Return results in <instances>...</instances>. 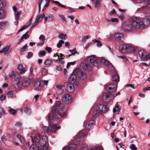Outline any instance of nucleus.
I'll return each instance as SVG.
<instances>
[{"label": "nucleus", "mask_w": 150, "mask_h": 150, "mask_svg": "<svg viewBox=\"0 0 150 150\" xmlns=\"http://www.w3.org/2000/svg\"><path fill=\"white\" fill-rule=\"evenodd\" d=\"M132 25V26L135 28H144L146 27V19L138 17L134 18Z\"/></svg>", "instance_id": "f257e3e1"}, {"label": "nucleus", "mask_w": 150, "mask_h": 150, "mask_svg": "<svg viewBox=\"0 0 150 150\" xmlns=\"http://www.w3.org/2000/svg\"><path fill=\"white\" fill-rule=\"evenodd\" d=\"M112 80L114 81H119L118 76L117 75H113L112 78Z\"/></svg>", "instance_id": "49530a36"}, {"label": "nucleus", "mask_w": 150, "mask_h": 150, "mask_svg": "<svg viewBox=\"0 0 150 150\" xmlns=\"http://www.w3.org/2000/svg\"><path fill=\"white\" fill-rule=\"evenodd\" d=\"M127 45L128 46V47L127 48V51L132 52H134L137 49V47H134L129 44H128Z\"/></svg>", "instance_id": "a878e982"}, {"label": "nucleus", "mask_w": 150, "mask_h": 150, "mask_svg": "<svg viewBox=\"0 0 150 150\" xmlns=\"http://www.w3.org/2000/svg\"><path fill=\"white\" fill-rule=\"evenodd\" d=\"M8 98L13 99L16 98V95L13 91L10 90L6 93Z\"/></svg>", "instance_id": "5701e85b"}, {"label": "nucleus", "mask_w": 150, "mask_h": 150, "mask_svg": "<svg viewBox=\"0 0 150 150\" xmlns=\"http://www.w3.org/2000/svg\"><path fill=\"white\" fill-rule=\"evenodd\" d=\"M43 84L41 81L36 80L35 82L34 87L36 89L38 90L42 88Z\"/></svg>", "instance_id": "f8f14e48"}, {"label": "nucleus", "mask_w": 150, "mask_h": 150, "mask_svg": "<svg viewBox=\"0 0 150 150\" xmlns=\"http://www.w3.org/2000/svg\"><path fill=\"white\" fill-rule=\"evenodd\" d=\"M84 134L83 133H79L75 137V141L76 142L77 141V142H78V143H79V139L83 138L84 137Z\"/></svg>", "instance_id": "4be33fe9"}, {"label": "nucleus", "mask_w": 150, "mask_h": 150, "mask_svg": "<svg viewBox=\"0 0 150 150\" xmlns=\"http://www.w3.org/2000/svg\"><path fill=\"white\" fill-rule=\"evenodd\" d=\"M53 2L54 3L57 4L59 6L63 8H65V6L61 4L60 2H59V1H53Z\"/></svg>", "instance_id": "864d4df0"}, {"label": "nucleus", "mask_w": 150, "mask_h": 150, "mask_svg": "<svg viewBox=\"0 0 150 150\" xmlns=\"http://www.w3.org/2000/svg\"><path fill=\"white\" fill-rule=\"evenodd\" d=\"M45 64L47 66L50 65L52 63V61L50 59H47L45 60Z\"/></svg>", "instance_id": "37998d69"}, {"label": "nucleus", "mask_w": 150, "mask_h": 150, "mask_svg": "<svg viewBox=\"0 0 150 150\" xmlns=\"http://www.w3.org/2000/svg\"><path fill=\"white\" fill-rule=\"evenodd\" d=\"M76 75L74 74H71L69 77V80L71 82L74 83L76 80Z\"/></svg>", "instance_id": "c85d7f7f"}, {"label": "nucleus", "mask_w": 150, "mask_h": 150, "mask_svg": "<svg viewBox=\"0 0 150 150\" xmlns=\"http://www.w3.org/2000/svg\"><path fill=\"white\" fill-rule=\"evenodd\" d=\"M117 84L116 83H112L108 85L106 87L107 91L110 92H114L117 89Z\"/></svg>", "instance_id": "1a4fd4ad"}, {"label": "nucleus", "mask_w": 150, "mask_h": 150, "mask_svg": "<svg viewBox=\"0 0 150 150\" xmlns=\"http://www.w3.org/2000/svg\"><path fill=\"white\" fill-rule=\"evenodd\" d=\"M1 139L2 142H4L7 140V138L6 137L3 136L1 137Z\"/></svg>", "instance_id": "e2e57ef3"}, {"label": "nucleus", "mask_w": 150, "mask_h": 150, "mask_svg": "<svg viewBox=\"0 0 150 150\" xmlns=\"http://www.w3.org/2000/svg\"><path fill=\"white\" fill-rule=\"evenodd\" d=\"M28 32H27L25 33L21 37L20 40L22 41L24 39H27L29 37V35L27 34Z\"/></svg>", "instance_id": "f704fd0d"}, {"label": "nucleus", "mask_w": 150, "mask_h": 150, "mask_svg": "<svg viewBox=\"0 0 150 150\" xmlns=\"http://www.w3.org/2000/svg\"><path fill=\"white\" fill-rule=\"evenodd\" d=\"M17 137L19 139L21 143H23L25 141L24 138L21 136L19 134H18L17 135Z\"/></svg>", "instance_id": "79ce46f5"}, {"label": "nucleus", "mask_w": 150, "mask_h": 150, "mask_svg": "<svg viewBox=\"0 0 150 150\" xmlns=\"http://www.w3.org/2000/svg\"><path fill=\"white\" fill-rule=\"evenodd\" d=\"M60 102L59 101H56L54 104V105L55 107H58L60 105Z\"/></svg>", "instance_id": "0e129e2a"}, {"label": "nucleus", "mask_w": 150, "mask_h": 150, "mask_svg": "<svg viewBox=\"0 0 150 150\" xmlns=\"http://www.w3.org/2000/svg\"><path fill=\"white\" fill-rule=\"evenodd\" d=\"M128 44L122 45L119 47L120 50L122 52H127V48L128 47Z\"/></svg>", "instance_id": "412c9836"}, {"label": "nucleus", "mask_w": 150, "mask_h": 150, "mask_svg": "<svg viewBox=\"0 0 150 150\" xmlns=\"http://www.w3.org/2000/svg\"><path fill=\"white\" fill-rule=\"evenodd\" d=\"M43 1V0H40L39 2H38V8H39V10H38V13H40V12L41 10V5Z\"/></svg>", "instance_id": "4d7b16f0"}, {"label": "nucleus", "mask_w": 150, "mask_h": 150, "mask_svg": "<svg viewBox=\"0 0 150 150\" xmlns=\"http://www.w3.org/2000/svg\"><path fill=\"white\" fill-rule=\"evenodd\" d=\"M40 146V144H33L30 147L29 150H38V145Z\"/></svg>", "instance_id": "7c9ffc66"}, {"label": "nucleus", "mask_w": 150, "mask_h": 150, "mask_svg": "<svg viewBox=\"0 0 150 150\" xmlns=\"http://www.w3.org/2000/svg\"><path fill=\"white\" fill-rule=\"evenodd\" d=\"M28 47L27 44H25L23 47L21 48V52H24L27 49Z\"/></svg>", "instance_id": "052dcab7"}, {"label": "nucleus", "mask_w": 150, "mask_h": 150, "mask_svg": "<svg viewBox=\"0 0 150 150\" xmlns=\"http://www.w3.org/2000/svg\"><path fill=\"white\" fill-rule=\"evenodd\" d=\"M58 38L59 39L65 40L67 38V36L66 34L60 33L58 36Z\"/></svg>", "instance_id": "c756f323"}, {"label": "nucleus", "mask_w": 150, "mask_h": 150, "mask_svg": "<svg viewBox=\"0 0 150 150\" xmlns=\"http://www.w3.org/2000/svg\"><path fill=\"white\" fill-rule=\"evenodd\" d=\"M109 69L110 71L113 72H114L115 71V69L112 65L110 63L109 65L108 66Z\"/></svg>", "instance_id": "a19ab883"}, {"label": "nucleus", "mask_w": 150, "mask_h": 150, "mask_svg": "<svg viewBox=\"0 0 150 150\" xmlns=\"http://www.w3.org/2000/svg\"><path fill=\"white\" fill-rule=\"evenodd\" d=\"M55 60H56V61L57 62L60 63V64H63L64 62V58H63L60 59L59 57H57V59H55Z\"/></svg>", "instance_id": "4c0bfd02"}, {"label": "nucleus", "mask_w": 150, "mask_h": 150, "mask_svg": "<svg viewBox=\"0 0 150 150\" xmlns=\"http://www.w3.org/2000/svg\"><path fill=\"white\" fill-rule=\"evenodd\" d=\"M6 98V96L4 95H2L1 96L0 98V100L1 101L5 100Z\"/></svg>", "instance_id": "774afa93"}, {"label": "nucleus", "mask_w": 150, "mask_h": 150, "mask_svg": "<svg viewBox=\"0 0 150 150\" xmlns=\"http://www.w3.org/2000/svg\"><path fill=\"white\" fill-rule=\"evenodd\" d=\"M138 55L140 58L143 61H147L150 58V53L147 54L143 50L139 51L138 52Z\"/></svg>", "instance_id": "0eeeda50"}, {"label": "nucleus", "mask_w": 150, "mask_h": 150, "mask_svg": "<svg viewBox=\"0 0 150 150\" xmlns=\"http://www.w3.org/2000/svg\"><path fill=\"white\" fill-rule=\"evenodd\" d=\"M76 62V61H74L73 62L68 63L67 65V68H68V67L71 65H74L75 64Z\"/></svg>", "instance_id": "680f3d73"}, {"label": "nucleus", "mask_w": 150, "mask_h": 150, "mask_svg": "<svg viewBox=\"0 0 150 150\" xmlns=\"http://www.w3.org/2000/svg\"><path fill=\"white\" fill-rule=\"evenodd\" d=\"M100 62H101L102 64L108 66L109 65L110 63L109 61L104 58L101 59H100Z\"/></svg>", "instance_id": "2f4dec72"}, {"label": "nucleus", "mask_w": 150, "mask_h": 150, "mask_svg": "<svg viewBox=\"0 0 150 150\" xmlns=\"http://www.w3.org/2000/svg\"><path fill=\"white\" fill-rule=\"evenodd\" d=\"M122 27L126 31L131 30L132 28L130 24L126 23H122Z\"/></svg>", "instance_id": "dca6fc26"}, {"label": "nucleus", "mask_w": 150, "mask_h": 150, "mask_svg": "<svg viewBox=\"0 0 150 150\" xmlns=\"http://www.w3.org/2000/svg\"><path fill=\"white\" fill-rule=\"evenodd\" d=\"M64 86L66 90L69 93H72L74 91V85L70 83H65L64 84Z\"/></svg>", "instance_id": "6e6552de"}, {"label": "nucleus", "mask_w": 150, "mask_h": 150, "mask_svg": "<svg viewBox=\"0 0 150 150\" xmlns=\"http://www.w3.org/2000/svg\"><path fill=\"white\" fill-rule=\"evenodd\" d=\"M139 66L140 67H143L144 66L149 67V65L147 64L145 62H142L140 63L139 64Z\"/></svg>", "instance_id": "13d9d810"}, {"label": "nucleus", "mask_w": 150, "mask_h": 150, "mask_svg": "<svg viewBox=\"0 0 150 150\" xmlns=\"http://www.w3.org/2000/svg\"><path fill=\"white\" fill-rule=\"evenodd\" d=\"M114 37L116 40L118 41H122L124 39L123 35L121 33L116 34L115 35Z\"/></svg>", "instance_id": "f3484780"}, {"label": "nucleus", "mask_w": 150, "mask_h": 150, "mask_svg": "<svg viewBox=\"0 0 150 150\" xmlns=\"http://www.w3.org/2000/svg\"><path fill=\"white\" fill-rule=\"evenodd\" d=\"M143 18L146 19V26L147 25L148 23H150V15L146 16L145 18Z\"/></svg>", "instance_id": "8fccbe9b"}, {"label": "nucleus", "mask_w": 150, "mask_h": 150, "mask_svg": "<svg viewBox=\"0 0 150 150\" xmlns=\"http://www.w3.org/2000/svg\"><path fill=\"white\" fill-rule=\"evenodd\" d=\"M24 111L27 115H30L31 113V110L28 107H25L24 109Z\"/></svg>", "instance_id": "58836bf2"}, {"label": "nucleus", "mask_w": 150, "mask_h": 150, "mask_svg": "<svg viewBox=\"0 0 150 150\" xmlns=\"http://www.w3.org/2000/svg\"><path fill=\"white\" fill-rule=\"evenodd\" d=\"M47 20L49 22H53L55 21V18L54 15L50 13L47 15Z\"/></svg>", "instance_id": "cd10ccee"}, {"label": "nucleus", "mask_w": 150, "mask_h": 150, "mask_svg": "<svg viewBox=\"0 0 150 150\" xmlns=\"http://www.w3.org/2000/svg\"><path fill=\"white\" fill-rule=\"evenodd\" d=\"M31 140L33 143L36 144H40V140L39 141V140L36 137H35L33 138V137H31Z\"/></svg>", "instance_id": "72a5a7b5"}, {"label": "nucleus", "mask_w": 150, "mask_h": 150, "mask_svg": "<svg viewBox=\"0 0 150 150\" xmlns=\"http://www.w3.org/2000/svg\"><path fill=\"white\" fill-rule=\"evenodd\" d=\"M118 16L119 18L121 19V20H123L125 17V16L123 14H121L120 15H118Z\"/></svg>", "instance_id": "69168bd1"}, {"label": "nucleus", "mask_w": 150, "mask_h": 150, "mask_svg": "<svg viewBox=\"0 0 150 150\" xmlns=\"http://www.w3.org/2000/svg\"><path fill=\"white\" fill-rule=\"evenodd\" d=\"M33 82V80L28 79H23L20 78L18 81L16 83V84L18 88L21 86L23 87L28 86Z\"/></svg>", "instance_id": "20e7f679"}, {"label": "nucleus", "mask_w": 150, "mask_h": 150, "mask_svg": "<svg viewBox=\"0 0 150 150\" xmlns=\"http://www.w3.org/2000/svg\"><path fill=\"white\" fill-rule=\"evenodd\" d=\"M88 60L90 63L93 64L95 66H98L99 65L100 58L95 55H92L90 56L88 58Z\"/></svg>", "instance_id": "423d86ee"}, {"label": "nucleus", "mask_w": 150, "mask_h": 150, "mask_svg": "<svg viewBox=\"0 0 150 150\" xmlns=\"http://www.w3.org/2000/svg\"><path fill=\"white\" fill-rule=\"evenodd\" d=\"M22 13L21 11H17L15 12V18L16 21H18L19 19V16L21 15Z\"/></svg>", "instance_id": "473e14b6"}, {"label": "nucleus", "mask_w": 150, "mask_h": 150, "mask_svg": "<svg viewBox=\"0 0 150 150\" xmlns=\"http://www.w3.org/2000/svg\"><path fill=\"white\" fill-rule=\"evenodd\" d=\"M42 19V16L40 14L38 15L36 17L35 21L38 23Z\"/></svg>", "instance_id": "c9c22d12"}, {"label": "nucleus", "mask_w": 150, "mask_h": 150, "mask_svg": "<svg viewBox=\"0 0 150 150\" xmlns=\"http://www.w3.org/2000/svg\"><path fill=\"white\" fill-rule=\"evenodd\" d=\"M60 110L62 112H64V114L62 115L60 113H59L58 112L57 108L54 109L52 110V113L54 114L55 116H53L52 115H48L49 119L50 120H52V119H56V118H55V115H57V114L59 115L61 117H63L64 116L66 115L64 112L67 110V107L63 105H61L60 106Z\"/></svg>", "instance_id": "7ed1b4c3"}, {"label": "nucleus", "mask_w": 150, "mask_h": 150, "mask_svg": "<svg viewBox=\"0 0 150 150\" xmlns=\"http://www.w3.org/2000/svg\"><path fill=\"white\" fill-rule=\"evenodd\" d=\"M94 6L95 8L98 9L100 7V3L95 2L94 3Z\"/></svg>", "instance_id": "3c124183"}, {"label": "nucleus", "mask_w": 150, "mask_h": 150, "mask_svg": "<svg viewBox=\"0 0 150 150\" xmlns=\"http://www.w3.org/2000/svg\"><path fill=\"white\" fill-rule=\"evenodd\" d=\"M28 27V26L27 25H24L19 30L18 32V33H19V32L23 31Z\"/></svg>", "instance_id": "6e6d98bb"}, {"label": "nucleus", "mask_w": 150, "mask_h": 150, "mask_svg": "<svg viewBox=\"0 0 150 150\" xmlns=\"http://www.w3.org/2000/svg\"><path fill=\"white\" fill-rule=\"evenodd\" d=\"M17 69L21 71V74L24 73L27 70V68H23V66L22 64H20L18 65L17 68Z\"/></svg>", "instance_id": "6ab92c4d"}, {"label": "nucleus", "mask_w": 150, "mask_h": 150, "mask_svg": "<svg viewBox=\"0 0 150 150\" xmlns=\"http://www.w3.org/2000/svg\"><path fill=\"white\" fill-rule=\"evenodd\" d=\"M112 97L110 93H105L103 94L102 100L105 103H109Z\"/></svg>", "instance_id": "9d476101"}, {"label": "nucleus", "mask_w": 150, "mask_h": 150, "mask_svg": "<svg viewBox=\"0 0 150 150\" xmlns=\"http://www.w3.org/2000/svg\"><path fill=\"white\" fill-rule=\"evenodd\" d=\"M76 72L77 73L78 77L80 79H84L86 78V75L84 72L78 69L76 70Z\"/></svg>", "instance_id": "ddd939ff"}, {"label": "nucleus", "mask_w": 150, "mask_h": 150, "mask_svg": "<svg viewBox=\"0 0 150 150\" xmlns=\"http://www.w3.org/2000/svg\"><path fill=\"white\" fill-rule=\"evenodd\" d=\"M39 40L41 42L40 43H38L37 44L38 46H42L44 43L45 38V36L43 35H40L39 37Z\"/></svg>", "instance_id": "a211bd4d"}, {"label": "nucleus", "mask_w": 150, "mask_h": 150, "mask_svg": "<svg viewBox=\"0 0 150 150\" xmlns=\"http://www.w3.org/2000/svg\"><path fill=\"white\" fill-rule=\"evenodd\" d=\"M5 16V13L4 11L2 9H0V18H2Z\"/></svg>", "instance_id": "a18cd8bd"}, {"label": "nucleus", "mask_w": 150, "mask_h": 150, "mask_svg": "<svg viewBox=\"0 0 150 150\" xmlns=\"http://www.w3.org/2000/svg\"><path fill=\"white\" fill-rule=\"evenodd\" d=\"M41 72L42 75L44 76L46 75L47 74V70L44 68H41Z\"/></svg>", "instance_id": "ea45409f"}, {"label": "nucleus", "mask_w": 150, "mask_h": 150, "mask_svg": "<svg viewBox=\"0 0 150 150\" xmlns=\"http://www.w3.org/2000/svg\"><path fill=\"white\" fill-rule=\"evenodd\" d=\"M64 42L62 40L59 41L58 43L57 44V47L58 48H60L62 47V44H64Z\"/></svg>", "instance_id": "c03bdc74"}, {"label": "nucleus", "mask_w": 150, "mask_h": 150, "mask_svg": "<svg viewBox=\"0 0 150 150\" xmlns=\"http://www.w3.org/2000/svg\"><path fill=\"white\" fill-rule=\"evenodd\" d=\"M8 112L9 113L13 115H15L16 112L15 110L12 108H11L9 110Z\"/></svg>", "instance_id": "603ef678"}, {"label": "nucleus", "mask_w": 150, "mask_h": 150, "mask_svg": "<svg viewBox=\"0 0 150 150\" xmlns=\"http://www.w3.org/2000/svg\"><path fill=\"white\" fill-rule=\"evenodd\" d=\"M45 50L49 53L51 52L52 48L50 47H46L45 48Z\"/></svg>", "instance_id": "338daca9"}, {"label": "nucleus", "mask_w": 150, "mask_h": 150, "mask_svg": "<svg viewBox=\"0 0 150 150\" xmlns=\"http://www.w3.org/2000/svg\"><path fill=\"white\" fill-rule=\"evenodd\" d=\"M69 51L71 53V54L73 55H74L76 54H79L76 51V48H74L73 50H69Z\"/></svg>", "instance_id": "09e8293b"}, {"label": "nucleus", "mask_w": 150, "mask_h": 150, "mask_svg": "<svg viewBox=\"0 0 150 150\" xmlns=\"http://www.w3.org/2000/svg\"><path fill=\"white\" fill-rule=\"evenodd\" d=\"M130 148L132 150H137V149L135 144H134L130 145Z\"/></svg>", "instance_id": "5fc2aeb1"}, {"label": "nucleus", "mask_w": 150, "mask_h": 150, "mask_svg": "<svg viewBox=\"0 0 150 150\" xmlns=\"http://www.w3.org/2000/svg\"><path fill=\"white\" fill-rule=\"evenodd\" d=\"M62 100L63 102L69 103L72 102V99L71 97L69 95L66 94L62 97Z\"/></svg>", "instance_id": "4468645a"}, {"label": "nucleus", "mask_w": 150, "mask_h": 150, "mask_svg": "<svg viewBox=\"0 0 150 150\" xmlns=\"http://www.w3.org/2000/svg\"><path fill=\"white\" fill-rule=\"evenodd\" d=\"M40 140V144H48L47 137L46 136H42V139H41Z\"/></svg>", "instance_id": "bb28decb"}, {"label": "nucleus", "mask_w": 150, "mask_h": 150, "mask_svg": "<svg viewBox=\"0 0 150 150\" xmlns=\"http://www.w3.org/2000/svg\"><path fill=\"white\" fill-rule=\"evenodd\" d=\"M107 110L105 105H100L98 106L95 110L93 112V117H94L96 116L99 114L101 113H104L107 111Z\"/></svg>", "instance_id": "39448f33"}, {"label": "nucleus", "mask_w": 150, "mask_h": 150, "mask_svg": "<svg viewBox=\"0 0 150 150\" xmlns=\"http://www.w3.org/2000/svg\"><path fill=\"white\" fill-rule=\"evenodd\" d=\"M92 126V122L91 121H86L84 123L83 126L86 129H90Z\"/></svg>", "instance_id": "2eb2a0df"}, {"label": "nucleus", "mask_w": 150, "mask_h": 150, "mask_svg": "<svg viewBox=\"0 0 150 150\" xmlns=\"http://www.w3.org/2000/svg\"><path fill=\"white\" fill-rule=\"evenodd\" d=\"M10 46H6L4 48H3L1 50H0V53H4L5 55H6L8 52V51L10 48Z\"/></svg>", "instance_id": "b1692460"}, {"label": "nucleus", "mask_w": 150, "mask_h": 150, "mask_svg": "<svg viewBox=\"0 0 150 150\" xmlns=\"http://www.w3.org/2000/svg\"><path fill=\"white\" fill-rule=\"evenodd\" d=\"M90 36L89 35H87L85 36L82 39V42L85 43L86 40L90 38Z\"/></svg>", "instance_id": "de8ad7c7"}, {"label": "nucleus", "mask_w": 150, "mask_h": 150, "mask_svg": "<svg viewBox=\"0 0 150 150\" xmlns=\"http://www.w3.org/2000/svg\"><path fill=\"white\" fill-rule=\"evenodd\" d=\"M57 88L58 89L59 92H60V94H62L63 93V90L62 86L60 85H59L56 86Z\"/></svg>", "instance_id": "e433bc0d"}, {"label": "nucleus", "mask_w": 150, "mask_h": 150, "mask_svg": "<svg viewBox=\"0 0 150 150\" xmlns=\"http://www.w3.org/2000/svg\"><path fill=\"white\" fill-rule=\"evenodd\" d=\"M121 109V107L120 106L118 105H116L113 108V112H117V114L119 115L120 114Z\"/></svg>", "instance_id": "393cba45"}, {"label": "nucleus", "mask_w": 150, "mask_h": 150, "mask_svg": "<svg viewBox=\"0 0 150 150\" xmlns=\"http://www.w3.org/2000/svg\"><path fill=\"white\" fill-rule=\"evenodd\" d=\"M81 66L83 69L86 70H89L91 69V66L88 64L82 63L81 64Z\"/></svg>", "instance_id": "aec40b11"}, {"label": "nucleus", "mask_w": 150, "mask_h": 150, "mask_svg": "<svg viewBox=\"0 0 150 150\" xmlns=\"http://www.w3.org/2000/svg\"><path fill=\"white\" fill-rule=\"evenodd\" d=\"M10 25V23L8 21H5L0 22V28L2 29H4Z\"/></svg>", "instance_id": "9b49d317"}, {"label": "nucleus", "mask_w": 150, "mask_h": 150, "mask_svg": "<svg viewBox=\"0 0 150 150\" xmlns=\"http://www.w3.org/2000/svg\"><path fill=\"white\" fill-rule=\"evenodd\" d=\"M60 126L58 124L54 125L52 123H49L47 127L46 126L42 128L43 130L45 131L49 135H51L52 133H54L57 130L60 129Z\"/></svg>", "instance_id": "f03ea898"}, {"label": "nucleus", "mask_w": 150, "mask_h": 150, "mask_svg": "<svg viewBox=\"0 0 150 150\" xmlns=\"http://www.w3.org/2000/svg\"><path fill=\"white\" fill-rule=\"evenodd\" d=\"M47 144H40V146L41 145H42V147H43V149L44 150H47L48 149V146H47Z\"/></svg>", "instance_id": "bf43d9fd"}]
</instances>
